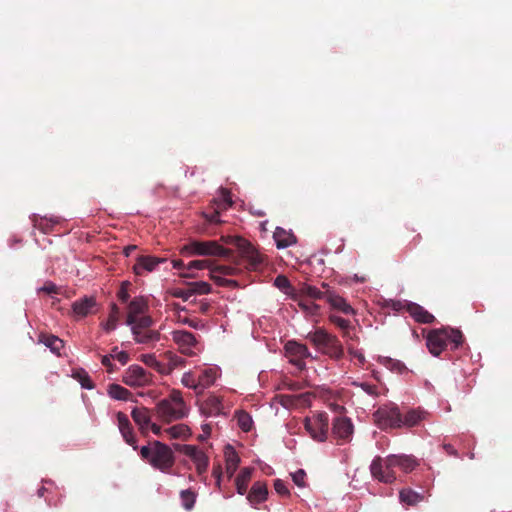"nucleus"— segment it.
I'll list each match as a JSON object with an SVG mask.
<instances>
[{"label": "nucleus", "mask_w": 512, "mask_h": 512, "mask_svg": "<svg viewBox=\"0 0 512 512\" xmlns=\"http://www.w3.org/2000/svg\"><path fill=\"white\" fill-rule=\"evenodd\" d=\"M188 287L193 295H205L211 292V285L204 281L189 283Z\"/></svg>", "instance_id": "nucleus-42"}, {"label": "nucleus", "mask_w": 512, "mask_h": 512, "mask_svg": "<svg viewBox=\"0 0 512 512\" xmlns=\"http://www.w3.org/2000/svg\"><path fill=\"white\" fill-rule=\"evenodd\" d=\"M153 324V320L150 316L148 315H141L139 317L136 318V321L130 325L131 326V329H132V333L134 331H142V330H146V329H149Z\"/></svg>", "instance_id": "nucleus-41"}, {"label": "nucleus", "mask_w": 512, "mask_h": 512, "mask_svg": "<svg viewBox=\"0 0 512 512\" xmlns=\"http://www.w3.org/2000/svg\"><path fill=\"white\" fill-rule=\"evenodd\" d=\"M443 448L447 454H449L451 456H455V457L458 456L457 450L451 444H444Z\"/></svg>", "instance_id": "nucleus-63"}, {"label": "nucleus", "mask_w": 512, "mask_h": 512, "mask_svg": "<svg viewBox=\"0 0 512 512\" xmlns=\"http://www.w3.org/2000/svg\"><path fill=\"white\" fill-rule=\"evenodd\" d=\"M158 417L165 422H173L187 416L188 409L179 390H172L168 397L160 400L156 407Z\"/></svg>", "instance_id": "nucleus-4"}, {"label": "nucleus", "mask_w": 512, "mask_h": 512, "mask_svg": "<svg viewBox=\"0 0 512 512\" xmlns=\"http://www.w3.org/2000/svg\"><path fill=\"white\" fill-rule=\"evenodd\" d=\"M210 309V303L207 300H202L198 304L197 311L201 314H206Z\"/></svg>", "instance_id": "nucleus-62"}, {"label": "nucleus", "mask_w": 512, "mask_h": 512, "mask_svg": "<svg viewBox=\"0 0 512 512\" xmlns=\"http://www.w3.org/2000/svg\"><path fill=\"white\" fill-rule=\"evenodd\" d=\"M307 339L323 354L339 360L344 355V349L339 339L323 329H317L307 335Z\"/></svg>", "instance_id": "nucleus-6"}, {"label": "nucleus", "mask_w": 512, "mask_h": 512, "mask_svg": "<svg viewBox=\"0 0 512 512\" xmlns=\"http://www.w3.org/2000/svg\"><path fill=\"white\" fill-rule=\"evenodd\" d=\"M373 416L381 430L401 429L402 411L394 403L379 407Z\"/></svg>", "instance_id": "nucleus-8"}, {"label": "nucleus", "mask_w": 512, "mask_h": 512, "mask_svg": "<svg viewBox=\"0 0 512 512\" xmlns=\"http://www.w3.org/2000/svg\"><path fill=\"white\" fill-rule=\"evenodd\" d=\"M235 418L237 419V424L242 431L249 432L252 429L253 420L252 417L246 411H236Z\"/></svg>", "instance_id": "nucleus-37"}, {"label": "nucleus", "mask_w": 512, "mask_h": 512, "mask_svg": "<svg viewBox=\"0 0 512 512\" xmlns=\"http://www.w3.org/2000/svg\"><path fill=\"white\" fill-rule=\"evenodd\" d=\"M349 352L353 357L357 358L361 364L365 362V357L361 352L352 349H349Z\"/></svg>", "instance_id": "nucleus-64"}, {"label": "nucleus", "mask_w": 512, "mask_h": 512, "mask_svg": "<svg viewBox=\"0 0 512 512\" xmlns=\"http://www.w3.org/2000/svg\"><path fill=\"white\" fill-rule=\"evenodd\" d=\"M123 382L130 387H143L152 381V375L139 365H131L124 373Z\"/></svg>", "instance_id": "nucleus-14"}, {"label": "nucleus", "mask_w": 512, "mask_h": 512, "mask_svg": "<svg viewBox=\"0 0 512 512\" xmlns=\"http://www.w3.org/2000/svg\"><path fill=\"white\" fill-rule=\"evenodd\" d=\"M304 427L312 439L324 442L328 437L329 417L326 412H319L312 417H306Z\"/></svg>", "instance_id": "nucleus-10"}, {"label": "nucleus", "mask_w": 512, "mask_h": 512, "mask_svg": "<svg viewBox=\"0 0 512 512\" xmlns=\"http://www.w3.org/2000/svg\"><path fill=\"white\" fill-rule=\"evenodd\" d=\"M231 205H232V201L229 197V194L226 193L224 195V199L222 201L216 202L217 207L212 212H204L203 215L209 223H220V219H219L220 211L227 209Z\"/></svg>", "instance_id": "nucleus-29"}, {"label": "nucleus", "mask_w": 512, "mask_h": 512, "mask_svg": "<svg viewBox=\"0 0 512 512\" xmlns=\"http://www.w3.org/2000/svg\"><path fill=\"white\" fill-rule=\"evenodd\" d=\"M39 291L47 293V294H55L58 291L57 286L52 282H47L43 287L39 289Z\"/></svg>", "instance_id": "nucleus-57"}, {"label": "nucleus", "mask_w": 512, "mask_h": 512, "mask_svg": "<svg viewBox=\"0 0 512 512\" xmlns=\"http://www.w3.org/2000/svg\"><path fill=\"white\" fill-rule=\"evenodd\" d=\"M141 361L163 375H169V368H165V362L158 361L154 354L141 355Z\"/></svg>", "instance_id": "nucleus-32"}, {"label": "nucleus", "mask_w": 512, "mask_h": 512, "mask_svg": "<svg viewBox=\"0 0 512 512\" xmlns=\"http://www.w3.org/2000/svg\"><path fill=\"white\" fill-rule=\"evenodd\" d=\"M96 306V301L93 297H85L81 300H77L73 303V311L79 316H87L93 313V308Z\"/></svg>", "instance_id": "nucleus-28"}, {"label": "nucleus", "mask_w": 512, "mask_h": 512, "mask_svg": "<svg viewBox=\"0 0 512 512\" xmlns=\"http://www.w3.org/2000/svg\"><path fill=\"white\" fill-rule=\"evenodd\" d=\"M212 475L216 479V485L220 488L221 485V477H222V467L220 464L214 465L212 470Z\"/></svg>", "instance_id": "nucleus-58"}, {"label": "nucleus", "mask_w": 512, "mask_h": 512, "mask_svg": "<svg viewBox=\"0 0 512 512\" xmlns=\"http://www.w3.org/2000/svg\"><path fill=\"white\" fill-rule=\"evenodd\" d=\"M75 377L78 379V381L80 382V384L83 388L92 389L94 387V384H93L90 376L84 370L77 372L75 374Z\"/></svg>", "instance_id": "nucleus-48"}, {"label": "nucleus", "mask_w": 512, "mask_h": 512, "mask_svg": "<svg viewBox=\"0 0 512 512\" xmlns=\"http://www.w3.org/2000/svg\"><path fill=\"white\" fill-rule=\"evenodd\" d=\"M108 394L111 398L116 400H128L131 396L129 390L118 384H111L108 388Z\"/></svg>", "instance_id": "nucleus-40"}, {"label": "nucleus", "mask_w": 512, "mask_h": 512, "mask_svg": "<svg viewBox=\"0 0 512 512\" xmlns=\"http://www.w3.org/2000/svg\"><path fill=\"white\" fill-rule=\"evenodd\" d=\"M299 306L308 314L316 315L319 312V305L309 299H302L299 302Z\"/></svg>", "instance_id": "nucleus-46"}, {"label": "nucleus", "mask_w": 512, "mask_h": 512, "mask_svg": "<svg viewBox=\"0 0 512 512\" xmlns=\"http://www.w3.org/2000/svg\"><path fill=\"white\" fill-rule=\"evenodd\" d=\"M428 412L422 408H411L402 411L401 428H413L428 417Z\"/></svg>", "instance_id": "nucleus-17"}, {"label": "nucleus", "mask_w": 512, "mask_h": 512, "mask_svg": "<svg viewBox=\"0 0 512 512\" xmlns=\"http://www.w3.org/2000/svg\"><path fill=\"white\" fill-rule=\"evenodd\" d=\"M39 342L48 347L52 353L57 356H61V350L64 348V342L59 337L52 334L41 333L39 335Z\"/></svg>", "instance_id": "nucleus-25"}, {"label": "nucleus", "mask_w": 512, "mask_h": 512, "mask_svg": "<svg viewBox=\"0 0 512 512\" xmlns=\"http://www.w3.org/2000/svg\"><path fill=\"white\" fill-rule=\"evenodd\" d=\"M201 412L206 416H218L222 414V401L215 395H210L201 403Z\"/></svg>", "instance_id": "nucleus-24"}, {"label": "nucleus", "mask_w": 512, "mask_h": 512, "mask_svg": "<svg viewBox=\"0 0 512 512\" xmlns=\"http://www.w3.org/2000/svg\"><path fill=\"white\" fill-rule=\"evenodd\" d=\"M171 336L181 354L192 357L200 351L199 342L193 333L187 330H174Z\"/></svg>", "instance_id": "nucleus-11"}, {"label": "nucleus", "mask_w": 512, "mask_h": 512, "mask_svg": "<svg viewBox=\"0 0 512 512\" xmlns=\"http://www.w3.org/2000/svg\"><path fill=\"white\" fill-rule=\"evenodd\" d=\"M133 421L138 425L142 434L147 435L151 422L150 411L146 407H135L131 412Z\"/></svg>", "instance_id": "nucleus-22"}, {"label": "nucleus", "mask_w": 512, "mask_h": 512, "mask_svg": "<svg viewBox=\"0 0 512 512\" xmlns=\"http://www.w3.org/2000/svg\"><path fill=\"white\" fill-rule=\"evenodd\" d=\"M171 295L176 298H181L183 301H189V299L193 296L189 287L186 289L174 288L171 290Z\"/></svg>", "instance_id": "nucleus-50"}, {"label": "nucleus", "mask_w": 512, "mask_h": 512, "mask_svg": "<svg viewBox=\"0 0 512 512\" xmlns=\"http://www.w3.org/2000/svg\"><path fill=\"white\" fill-rule=\"evenodd\" d=\"M117 296H118V299L123 303L128 301L130 295H129L128 290L124 284L121 286L120 290L118 291Z\"/></svg>", "instance_id": "nucleus-59"}, {"label": "nucleus", "mask_w": 512, "mask_h": 512, "mask_svg": "<svg viewBox=\"0 0 512 512\" xmlns=\"http://www.w3.org/2000/svg\"><path fill=\"white\" fill-rule=\"evenodd\" d=\"M353 385L360 387L365 393L368 395H371L373 397H377L379 395L378 389L376 385L362 382V383H356L354 382Z\"/></svg>", "instance_id": "nucleus-51"}, {"label": "nucleus", "mask_w": 512, "mask_h": 512, "mask_svg": "<svg viewBox=\"0 0 512 512\" xmlns=\"http://www.w3.org/2000/svg\"><path fill=\"white\" fill-rule=\"evenodd\" d=\"M273 238L276 242L277 248H286L296 243V236L290 232L286 231L281 227H277Z\"/></svg>", "instance_id": "nucleus-27"}, {"label": "nucleus", "mask_w": 512, "mask_h": 512, "mask_svg": "<svg viewBox=\"0 0 512 512\" xmlns=\"http://www.w3.org/2000/svg\"><path fill=\"white\" fill-rule=\"evenodd\" d=\"M117 421L118 428L125 442L132 446L134 449H137L136 438L128 416L123 412H118Z\"/></svg>", "instance_id": "nucleus-19"}, {"label": "nucleus", "mask_w": 512, "mask_h": 512, "mask_svg": "<svg viewBox=\"0 0 512 512\" xmlns=\"http://www.w3.org/2000/svg\"><path fill=\"white\" fill-rule=\"evenodd\" d=\"M417 466L418 461L412 455L391 454L385 458L375 457L370 465V472L373 478L379 482L391 484L397 479L395 468H399L404 473H409Z\"/></svg>", "instance_id": "nucleus-1"}, {"label": "nucleus", "mask_w": 512, "mask_h": 512, "mask_svg": "<svg viewBox=\"0 0 512 512\" xmlns=\"http://www.w3.org/2000/svg\"><path fill=\"white\" fill-rule=\"evenodd\" d=\"M407 312L416 322L423 324H431L435 321V317L424 307L417 303L408 302L405 305Z\"/></svg>", "instance_id": "nucleus-20"}, {"label": "nucleus", "mask_w": 512, "mask_h": 512, "mask_svg": "<svg viewBox=\"0 0 512 512\" xmlns=\"http://www.w3.org/2000/svg\"><path fill=\"white\" fill-rule=\"evenodd\" d=\"M120 310L115 303L111 304V310L109 313V317L106 322L102 323V327L106 332H111L116 329L118 319H119Z\"/></svg>", "instance_id": "nucleus-35"}, {"label": "nucleus", "mask_w": 512, "mask_h": 512, "mask_svg": "<svg viewBox=\"0 0 512 512\" xmlns=\"http://www.w3.org/2000/svg\"><path fill=\"white\" fill-rule=\"evenodd\" d=\"M217 374L212 368H207L201 372L198 378L199 389L203 390L214 384Z\"/></svg>", "instance_id": "nucleus-33"}, {"label": "nucleus", "mask_w": 512, "mask_h": 512, "mask_svg": "<svg viewBox=\"0 0 512 512\" xmlns=\"http://www.w3.org/2000/svg\"><path fill=\"white\" fill-rule=\"evenodd\" d=\"M399 497L400 501L407 505H416L423 499L419 493L411 489H402L399 493Z\"/></svg>", "instance_id": "nucleus-39"}, {"label": "nucleus", "mask_w": 512, "mask_h": 512, "mask_svg": "<svg viewBox=\"0 0 512 512\" xmlns=\"http://www.w3.org/2000/svg\"><path fill=\"white\" fill-rule=\"evenodd\" d=\"M182 252L189 256H217L225 258L232 256L230 249L223 247L215 240H192L183 247Z\"/></svg>", "instance_id": "nucleus-7"}, {"label": "nucleus", "mask_w": 512, "mask_h": 512, "mask_svg": "<svg viewBox=\"0 0 512 512\" xmlns=\"http://www.w3.org/2000/svg\"><path fill=\"white\" fill-rule=\"evenodd\" d=\"M210 264L211 263L208 260H193V261H190L186 265V269L188 271L193 270V269L202 270V269H205V268H210Z\"/></svg>", "instance_id": "nucleus-52"}, {"label": "nucleus", "mask_w": 512, "mask_h": 512, "mask_svg": "<svg viewBox=\"0 0 512 512\" xmlns=\"http://www.w3.org/2000/svg\"><path fill=\"white\" fill-rule=\"evenodd\" d=\"M182 506L185 510L190 511L194 508L197 493L192 489H185L180 492Z\"/></svg>", "instance_id": "nucleus-38"}, {"label": "nucleus", "mask_w": 512, "mask_h": 512, "mask_svg": "<svg viewBox=\"0 0 512 512\" xmlns=\"http://www.w3.org/2000/svg\"><path fill=\"white\" fill-rule=\"evenodd\" d=\"M165 432L171 439H186L190 435V429L184 424L174 425Z\"/></svg>", "instance_id": "nucleus-36"}, {"label": "nucleus", "mask_w": 512, "mask_h": 512, "mask_svg": "<svg viewBox=\"0 0 512 512\" xmlns=\"http://www.w3.org/2000/svg\"><path fill=\"white\" fill-rule=\"evenodd\" d=\"M305 477L306 473L303 469H299L294 474H292L293 482L299 487L305 486Z\"/></svg>", "instance_id": "nucleus-55"}, {"label": "nucleus", "mask_w": 512, "mask_h": 512, "mask_svg": "<svg viewBox=\"0 0 512 512\" xmlns=\"http://www.w3.org/2000/svg\"><path fill=\"white\" fill-rule=\"evenodd\" d=\"M267 495L268 489L266 483L262 481H257L252 485L247 495V500L251 505L255 506L257 504L264 502L267 499Z\"/></svg>", "instance_id": "nucleus-23"}, {"label": "nucleus", "mask_w": 512, "mask_h": 512, "mask_svg": "<svg viewBox=\"0 0 512 512\" xmlns=\"http://www.w3.org/2000/svg\"><path fill=\"white\" fill-rule=\"evenodd\" d=\"M274 489L281 496H288L290 494L285 482L281 479L275 480Z\"/></svg>", "instance_id": "nucleus-54"}, {"label": "nucleus", "mask_w": 512, "mask_h": 512, "mask_svg": "<svg viewBox=\"0 0 512 512\" xmlns=\"http://www.w3.org/2000/svg\"><path fill=\"white\" fill-rule=\"evenodd\" d=\"M464 336L459 329L442 327L431 330L426 337V346L434 356H439L447 347L457 349L462 345Z\"/></svg>", "instance_id": "nucleus-3"}, {"label": "nucleus", "mask_w": 512, "mask_h": 512, "mask_svg": "<svg viewBox=\"0 0 512 512\" xmlns=\"http://www.w3.org/2000/svg\"><path fill=\"white\" fill-rule=\"evenodd\" d=\"M274 285L285 294H291L293 291V287L289 279L284 275H278L274 280Z\"/></svg>", "instance_id": "nucleus-43"}, {"label": "nucleus", "mask_w": 512, "mask_h": 512, "mask_svg": "<svg viewBox=\"0 0 512 512\" xmlns=\"http://www.w3.org/2000/svg\"><path fill=\"white\" fill-rule=\"evenodd\" d=\"M354 432V426L350 418L346 416H337L332 422V437L338 445H343L351 441Z\"/></svg>", "instance_id": "nucleus-12"}, {"label": "nucleus", "mask_w": 512, "mask_h": 512, "mask_svg": "<svg viewBox=\"0 0 512 512\" xmlns=\"http://www.w3.org/2000/svg\"><path fill=\"white\" fill-rule=\"evenodd\" d=\"M242 262L245 261L239 257L233 260V264L217 265L210 268V279L222 287H239V284L236 280L226 279L224 276L237 275L241 271L239 265H241Z\"/></svg>", "instance_id": "nucleus-9"}, {"label": "nucleus", "mask_w": 512, "mask_h": 512, "mask_svg": "<svg viewBox=\"0 0 512 512\" xmlns=\"http://www.w3.org/2000/svg\"><path fill=\"white\" fill-rule=\"evenodd\" d=\"M330 321L335 324L336 326H338L340 329H342L343 331H346L348 330V328L350 327V321L349 320H346L342 317H339V316H336V315H331L330 316Z\"/></svg>", "instance_id": "nucleus-53"}, {"label": "nucleus", "mask_w": 512, "mask_h": 512, "mask_svg": "<svg viewBox=\"0 0 512 512\" xmlns=\"http://www.w3.org/2000/svg\"><path fill=\"white\" fill-rule=\"evenodd\" d=\"M166 261L165 258L150 255H140L133 266L136 275L141 276L146 272H152L160 264Z\"/></svg>", "instance_id": "nucleus-16"}, {"label": "nucleus", "mask_w": 512, "mask_h": 512, "mask_svg": "<svg viewBox=\"0 0 512 512\" xmlns=\"http://www.w3.org/2000/svg\"><path fill=\"white\" fill-rule=\"evenodd\" d=\"M325 300L330 304V306L346 315H352L355 313V310L352 306L340 295L327 290L325 295Z\"/></svg>", "instance_id": "nucleus-21"}, {"label": "nucleus", "mask_w": 512, "mask_h": 512, "mask_svg": "<svg viewBox=\"0 0 512 512\" xmlns=\"http://www.w3.org/2000/svg\"><path fill=\"white\" fill-rule=\"evenodd\" d=\"M165 368H169V374L176 368L182 367L185 365L186 361L172 351H167L164 353Z\"/></svg>", "instance_id": "nucleus-34"}, {"label": "nucleus", "mask_w": 512, "mask_h": 512, "mask_svg": "<svg viewBox=\"0 0 512 512\" xmlns=\"http://www.w3.org/2000/svg\"><path fill=\"white\" fill-rule=\"evenodd\" d=\"M141 458L153 468L168 473L175 464V456L172 449L157 440L151 441L140 449Z\"/></svg>", "instance_id": "nucleus-2"}, {"label": "nucleus", "mask_w": 512, "mask_h": 512, "mask_svg": "<svg viewBox=\"0 0 512 512\" xmlns=\"http://www.w3.org/2000/svg\"><path fill=\"white\" fill-rule=\"evenodd\" d=\"M114 358V354L104 355L101 357V363L106 367L108 373H112L115 370V365L112 363V359Z\"/></svg>", "instance_id": "nucleus-56"}, {"label": "nucleus", "mask_w": 512, "mask_h": 512, "mask_svg": "<svg viewBox=\"0 0 512 512\" xmlns=\"http://www.w3.org/2000/svg\"><path fill=\"white\" fill-rule=\"evenodd\" d=\"M385 367H387L389 370L397 372V373H403L407 371V367L404 363H402L399 360L392 359V358H386L383 362Z\"/></svg>", "instance_id": "nucleus-44"}, {"label": "nucleus", "mask_w": 512, "mask_h": 512, "mask_svg": "<svg viewBox=\"0 0 512 512\" xmlns=\"http://www.w3.org/2000/svg\"><path fill=\"white\" fill-rule=\"evenodd\" d=\"M225 462H226V473L231 478L236 472L240 463V458L231 445H227L224 450Z\"/></svg>", "instance_id": "nucleus-26"}, {"label": "nucleus", "mask_w": 512, "mask_h": 512, "mask_svg": "<svg viewBox=\"0 0 512 512\" xmlns=\"http://www.w3.org/2000/svg\"><path fill=\"white\" fill-rule=\"evenodd\" d=\"M221 240L237 248L239 256L245 261V267L248 270L258 271L265 265V256L246 239L239 236H222Z\"/></svg>", "instance_id": "nucleus-5"}, {"label": "nucleus", "mask_w": 512, "mask_h": 512, "mask_svg": "<svg viewBox=\"0 0 512 512\" xmlns=\"http://www.w3.org/2000/svg\"><path fill=\"white\" fill-rule=\"evenodd\" d=\"M134 340L137 343L152 344L160 340V332L157 330L146 329L142 331H134Z\"/></svg>", "instance_id": "nucleus-31"}, {"label": "nucleus", "mask_w": 512, "mask_h": 512, "mask_svg": "<svg viewBox=\"0 0 512 512\" xmlns=\"http://www.w3.org/2000/svg\"><path fill=\"white\" fill-rule=\"evenodd\" d=\"M285 352L290 363L295 365L299 370H303L305 368V359L311 357V353L307 346L294 340L288 341L285 344Z\"/></svg>", "instance_id": "nucleus-13"}, {"label": "nucleus", "mask_w": 512, "mask_h": 512, "mask_svg": "<svg viewBox=\"0 0 512 512\" xmlns=\"http://www.w3.org/2000/svg\"><path fill=\"white\" fill-rule=\"evenodd\" d=\"M287 398H289L291 403L294 404L295 402H298V401H302V402L309 401L310 395L306 393V394H300V395L294 396V397L287 396Z\"/></svg>", "instance_id": "nucleus-61"}, {"label": "nucleus", "mask_w": 512, "mask_h": 512, "mask_svg": "<svg viewBox=\"0 0 512 512\" xmlns=\"http://www.w3.org/2000/svg\"><path fill=\"white\" fill-rule=\"evenodd\" d=\"M302 292L304 295H306L310 299H325V295H326V291L323 292V291L319 290L318 288H316L314 286H310V285L305 286L302 289Z\"/></svg>", "instance_id": "nucleus-45"}, {"label": "nucleus", "mask_w": 512, "mask_h": 512, "mask_svg": "<svg viewBox=\"0 0 512 512\" xmlns=\"http://www.w3.org/2000/svg\"><path fill=\"white\" fill-rule=\"evenodd\" d=\"M182 384L185 387L198 390L199 384L191 372L184 373L181 379Z\"/></svg>", "instance_id": "nucleus-49"}, {"label": "nucleus", "mask_w": 512, "mask_h": 512, "mask_svg": "<svg viewBox=\"0 0 512 512\" xmlns=\"http://www.w3.org/2000/svg\"><path fill=\"white\" fill-rule=\"evenodd\" d=\"M177 322L181 324H186L194 329H201L204 327V324L201 322V320L190 319L186 316H182L181 314L177 315Z\"/></svg>", "instance_id": "nucleus-47"}, {"label": "nucleus", "mask_w": 512, "mask_h": 512, "mask_svg": "<svg viewBox=\"0 0 512 512\" xmlns=\"http://www.w3.org/2000/svg\"><path fill=\"white\" fill-rule=\"evenodd\" d=\"M119 361L122 365H125L129 360V354L125 351H120L114 354V358Z\"/></svg>", "instance_id": "nucleus-60"}, {"label": "nucleus", "mask_w": 512, "mask_h": 512, "mask_svg": "<svg viewBox=\"0 0 512 512\" xmlns=\"http://www.w3.org/2000/svg\"><path fill=\"white\" fill-rule=\"evenodd\" d=\"M176 449L188 456L196 465V470L199 475L204 474L209 465L207 455L194 445H176Z\"/></svg>", "instance_id": "nucleus-15"}, {"label": "nucleus", "mask_w": 512, "mask_h": 512, "mask_svg": "<svg viewBox=\"0 0 512 512\" xmlns=\"http://www.w3.org/2000/svg\"><path fill=\"white\" fill-rule=\"evenodd\" d=\"M127 309L126 324L132 325L137 317L145 314L148 310L147 300L144 297H135L129 302Z\"/></svg>", "instance_id": "nucleus-18"}, {"label": "nucleus", "mask_w": 512, "mask_h": 512, "mask_svg": "<svg viewBox=\"0 0 512 512\" xmlns=\"http://www.w3.org/2000/svg\"><path fill=\"white\" fill-rule=\"evenodd\" d=\"M252 472H253V468L245 467L237 475V477L235 479V485H236L237 492L240 495H244L247 492L248 483L251 480Z\"/></svg>", "instance_id": "nucleus-30"}]
</instances>
